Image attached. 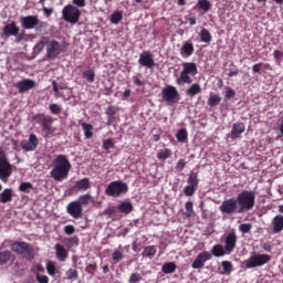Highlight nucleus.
<instances>
[{
    "instance_id": "1",
    "label": "nucleus",
    "mask_w": 283,
    "mask_h": 283,
    "mask_svg": "<svg viewBox=\"0 0 283 283\" xmlns=\"http://www.w3.org/2000/svg\"><path fill=\"white\" fill-rule=\"evenodd\" d=\"M53 168L50 171L51 178L55 180L56 182H63L67 176H70V169H72V164L70 163V159H67V156L65 155H59L53 160Z\"/></svg>"
},
{
    "instance_id": "2",
    "label": "nucleus",
    "mask_w": 283,
    "mask_h": 283,
    "mask_svg": "<svg viewBox=\"0 0 283 283\" xmlns=\"http://www.w3.org/2000/svg\"><path fill=\"white\" fill-rule=\"evenodd\" d=\"M237 202L241 213H248L255 207V192L253 190H242L237 195Z\"/></svg>"
},
{
    "instance_id": "3",
    "label": "nucleus",
    "mask_w": 283,
    "mask_h": 283,
    "mask_svg": "<svg viewBox=\"0 0 283 283\" xmlns=\"http://www.w3.org/2000/svg\"><path fill=\"white\" fill-rule=\"evenodd\" d=\"M196 74H198V65L193 62H184L182 71L176 80L177 85H191V83H193V78H191V76H196Z\"/></svg>"
},
{
    "instance_id": "4",
    "label": "nucleus",
    "mask_w": 283,
    "mask_h": 283,
    "mask_svg": "<svg viewBox=\"0 0 283 283\" xmlns=\"http://www.w3.org/2000/svg\"><path fill=\"white\" fill-rule=\"evenodd\" d=\"M10 249L12 253H17V255H22L24 260H34V248L32 247V244L25 241H14L11 244Z\"/></svg>"
},
{
    "instance_id": "5",
    "label": "nucleus",
    "mask_w": 283,
    "mask_h": 283,
    "mask_svg": "<svg viewBox=\"0 0 283 283\" xmlns=\"http://www.w3.org/2000/svg\"><path fill=\"white\" fill-rule=\"evenodd\" d=\"M21 28L23 30H36L41 32L48 28V22L39 20L38 15H27L20 18Z\"/></svg>"
},
{
    "instance_id": "6",
    "label": "nucleus",
    "mask_w": 283,
    "mask_h": 283,
    "mask_svg": "<svg viewBox=\"0 0 283 283\" xmlns=\"http://www.w3.org/2000/svg\"><path fill=\"white\" fill-rule=\"evenodd\" d=\"M129 191V187L127 184L115 180L108 184V186L105 189V195L109 198H120V196H125Z\"/></svg>"
},
{
    "instance_id": "7",
    "label": "nucleus",
    "mask_w": 283,
    "mask_h": 283,
    "mask_svg": "<svg viewBox=\"0 0 283 283\" xmlns=\"http://www.w3.org/2000/svg\"><path fill=\"white\" fill-rule=\"evenodd\" d=\"M219 211H221L222 216H235V213L242 214V210L237 198H230L222 201L219 207Z\"/></svg>"
},
{
    "instance_id": "8",
    "label": "nucleus",
    "mask_w": 283,
    "mask_h": 283,
    "mask_svg": "<svg viewBox=\"0 0 283 283\" xmlns=\"http://www.w3.org/2000/svg\"><path fill=\"white\" fill-rule=\"evenodd\" d=\"M62 18L66 23L76 25L81 20V10H78L74 4H67L62 10Z\"/></svg>"
},
{
    "instance_id": "9",
    "label": "nucleus",
    "mask_w": 283,
    "mask_h": 283,
    "mask_svg": "<svg viewBox=\"0 0 283 283\" xmlns=\"http://www.w3.org/2000/svg\"><path fill=\"white\" fill-rule=\"evenodd\" d=\"M271 262V255L269 254H253L243 262L245 269H258V266H264Z\"/></svg>"
},
{
    "instance_id": "10",
    "label": "nucleus",
    "mask_w": 283,
    "mask_h": 283,
    "mask_svg": "<svg viewBox=\"0 0 283 283\" xmlns=\"http://www.w3.org/2000/svg\"><path fill=\"white\" fill-rule=\"evenodd\" d=\"M161 98L168 105H176L180 101V93L176 86L168 85L161 90Z\"/></svg>"
},
{
    "instance_id": "11",
    "label": "nucleus",
    "mask_w": 283,
    "mask_h": 283,
    "mask_svg": "<svg viewBox=\"0 0 283 283\" xmlns=\"http://www.w3.org/2000/svg\"><path fill=\"white\" fill-rule=\"evenodd\" d=\"M63 52V46L56 40H52L49 38V43L46 46V59L54 61V59H59V55Z\"/></svg>"
},
{
    "instance_id": "12",
    "label": "nucleus",
    "mask_w": 283,
    "mask_h": 283,
    "mask_svg": "<svg viewBox=\"0 0 283 283\" xmlns=\"http://www.w3.org/2000/svg\"><path fill=\"white\" fill-rule=\"evenodd\" d=\"M39 123L42 127V132L44 134V137L48 138V136H52L54 134V128H52V125H54V117L50 115H38Z\"/></svg>"
},
{
    "instance_id": "13",
    "label": "nucleus",
    "mask_w": 283,
    "mask_h": 283,
    "mask_svg": "<svg viewBox=\"0 0 283 283\" xmlns=\"http://www.w3.org/2000/svg\"><path fill=\"white\" fill-rule=\"evenodd\" d=\"M224 247L228 255H231L233 251H235V247L238 244V234L235 233V230H232L228 232L224 237Z\"/></svg>"
},
{
    "instance_id": "14",
    "label": "nucleus",
    "mask_w": 283,
    "mask_h": 283,
    "mask_svg": "<svg viewBox=\"0 0 283 283\" xmlns=\"http://www.w3.org/2000/svg\"><path fill=\"white\" fill-rule=\"evenodd\" d=\"M10 176H12V164L8 161V158H0V180L8 182Z\"/></svg>"
},
{
    "instance_id": "15",
    "label": "nucleus",
    "mask_w": 283,
    "mask_h": 283,
    "mask_svg": "<svg viewBox=\"0 0 283 283\" xmlns=\"http://www.w3.org/2000/svg\"><path fill=\"white\" fill-rule=\"evenodd\" d=\"M138 63L142 67H147L148 70H154V67H156L154 54L150 51H143L139 54Z\"/></svg>"
},
{
    "instance_id": "16",
    "label": "nucleus",
    "mask_w": 283,
    "mask_h": 283,
    "mask_svg": "<svg viewBox=\"0 0 283 283\" xmlns=\"http://www.w3.org/2000/svg\"><path fill=\"white\" fill-rule=\"evenodd\" d=\"M20 147L23 151H34L39 147V137L34 134L29 136V139L20 142Z\"/></svg>"
},
{
    "instance_id": "17",
    "label": "nucleus",
    "mask_w": 283,
    "mask_h": 283,
    "mask_svg": "<svg viewBox=\"0 0 283 283\" xmlns=\"http://www.w3.org/2000/svg\"><path fill=\"white\" fill-rule=\"evenodd\" d=\"M66 212L69 216L74 218L75 220H78L83 216V208L81 207V202L78 201H72L66 207Z\"/></svg>"
},
{
    "instance_id": "18",
    "label": "nucleus",
    "mask_w": 283,
    "mask_h": 283,
    "mask_svg": "<svg viewBox=\"0 0 283 283\" xmlns=\"http://www.w3.org/2000/svg\"><path fill=\"white\" fill-rule=\"evenodd\" d=\"M209 260H211V253L209 251H203L196 256L191 266L193 269H202L205 266V263L209 262Z\"/></svg>"
},
{
    "instance_id": "19",
    "label": "nucleus",
    "mask_w": 283,
    "mask_h": 283,
    "mask_svg": "<svg viewBox=\"0 0 283 283\" xmlns=\"http://www.w3.org/2000/svg\"><path fill=\"white\" fill-rule=\"evenodd\" d=\"M35 85H36V82H34L31 78H25L15 83L14 87L19 90L20 94H25V92H30V90H32Z\"/></svg>"
},
{
    "instance_id": "20",
    "label": "nucleus",
    "mask_w": 283,
    "mask_h": 283,
    "mask_svg": "<svg viewBox=\"0 0 283 283\" xmlns=\"http://www.w3.org/2000/svg\"><path fill=\"white\" fill-rule=\"evenodd\" d=\"M20 29L17 25V22L12 21L9 24H6L2 29V34L6 39H10V36H17L19 34Z\"/></svg>"
},
{
    "instance_id": "21",
    "label": "nucleus",
    "mask_w": 283,
    "mask_h": 283,
    "mask_svg": "<svg viewBox=\"0 0 283 283\" xmlns=\"http://www.w3.org/2000/svg\"><path fill=\"white\" fill-rule=\"evenodd\" d=\"M87 189H92V184L87 177L75 181V185L71 188L72 191H87Z\"/></svg>"
},
{
    "instance_id": "22",
    "label": "nucleus",
    "mask_w": 283,
    "mask_h": 283,
    "mask_svg": "<svg viewBox=\"0 0 283 283\" xmlns=\"http://www.w3.org/2000/svg\"><path fill=\"white\" fill-rule=\"evenodd\" d=\"M245 129L247 127L244 126V123H234L231 129V139L237 140V138H240V136L244 134Z\"/></svg>"
},
{
    "instance_id": "23",
    "label": "nucleus",
    "mask_w": 283,
    "mask_h": 283,
    "mask_svg": "<svg viewBox=\"0 0 283 283\" xmlns=\"http://www.w3.org/2000/svg\"><path fill=\"white\" fill-rule=\"evenodd\" d=\"M193 52H196L193 43L189 41L184 42V45L180 49V55L182 56V59H189V56L193 55Z\"/></svg>"
},
{
    "instance_id": "24",
    "label": "nucleus",
    "mask_w": 283,
    "mask_h": 283,
    "mask_svg": "<svg viewBox=\"0 0 283 283\" xmlns=\"http://www.w3.org/2000/svg\"><path fill=\"white\" fill-rule=\"evenodd\" d=\"M283 230V216L276 214L272 219V233H282Z\"/></svg>"
},
{
    "instance_id": "25",
    "label": "nucleus",
    "mask_w": 283,
    "mask_h": 283,
    "mask_svg": "<svg viewBox=\"0 0 283 283\" xmlns=\"http://www.w3.org/2000/svg\"><path fill=\"white\" fill-rule=\"evenodd\" d=\"M54 249L59 262H65V260H67V250L65 249V247L61 245V243H56Z\"/></svg>"
},
{
    "instance_id": "26",
    "label": "nucleus",
    "mask_w": 283,
    "mask_h": 283,
    "mask_svg": "<svg viewBox=\"0 0 283 283\" xmlns=\"http://www.w3.org/2000/svg\"><path fill=\"white\" fill-rule=\"evenodd\" d=\"M50 41V38L48 36H42L41 40L34 45L33 48V52L35 54H41V52H43V50H48V43Z\"/></svg>"
},
{
    "instance_id": "27",
    "label": "nucleus",
    "mask_w": 283,
    "mask_h": 283,
    "mask_svg": "<svg viewBox=\"0 0 283 283\" xmlns=\"http://www.w3.org/2000/svg\"><path fill=\"white\" fill-rule=\"evenodd\" d=\"M210 255L211 258H223V255H229V253L222 244H216L212 247Z\"/></svg>"
},
{
    "instance_id": "28",
    "label": "nucleus",
    "mask_w": 283,
    "mask_h": 283,
    "mask_svg": "<svg viewBox=\"0 0 283 283\" xmlns=\"http://www.w3.org/2000/svg\"><path fill=\"white\" fill-rule=\"evenodd\" d=\"M116 112H118V107L114 105L107 106L105 114L107 116V125H112L114 120H116Z\"/></svg>"
},
{
    "instance_id": "29",
    "label": "nucleus",
    "mask_w": 283,
    "mask_h": 283,
    "mask_svg": "<svg viewBox=\"0 0 283 283\" xmlns=\"http://www.w3.org/2000/svg\"><path fill=\"white\" fill-rule=\"evenodd\" d=\"M119 213H124V216H129L132 211H134V205L130 201H123L117 207Z\"/></svg>"
},
{
    "instance_id": "30",
    "label": "nucleus",
    "mask_w": 283,
    "mask_h": 283,
    "mask_svg": "<svg viewBox=\"0 0 283 283\" xmlns=\"http://www.w3.org/2000/svg\"><path fill=\"white\" fill-rule=\"evenodd\" d=\"M12 189L6 188L1 193H0V202L2 205H8V202H12Z\"/></svg>"
},
{
    "instance_id": "31",
    "label": "nucleus",
    "mask_w": 283,
    "mask_h": 283,
    "mask_svg": "<svg viewBox=\"0 0 283 283\" xmlns=\"http://www.w3.org/2000/svg\"><path fill=\"white\" fill-rule=\"evenodd\" d=\"M80 207H87L88 205H94V197L90 193H85L78 197Z\"/></svg>"
},
{
    "instance_id": "32",
    "label": "nucleus",
    "mask_w": 283,
    "mask_h": 283,
    "mask_svg": "<svg viewBox=\"0 0 283 283\" xmlns=\"http://www.w3.org/2000/svg\"><path fill=\"white\" fill-rule=\"evenodd\" d=\"M12 258H14V254L10 250H4L0 252V266H3L4 264H8Z\"/></svg>"
},
{
    "instance_id": "33",
    "label": "nucleus",
    "mask_w": 283,
    "mask_h": 283,
    "mask_svg": "<svg viewBox=\"0 0 283 283\" xmlns=\"http://www.w3.org/2000/svg\"><path fill=\"white\" fill-rule=\"evenodd\" d=\"M202 92V87L200 84L195 83L189 88L186 90L187 96L193 97L197 96V94H200Z\"/></svg>"
},
{
    "instance_id": "34",
    "label": "nucleus",
    "mask_w": 283,
    "mask_h": 283,
    "mask_svg": "<svg viewBox=\"0 0 283 283\" xmlns=\"http://www.w3.org/2000/svg\"><path fill=\"white\" fill-rule=\"evenodd\" d=\"M157 253V250L155 248V245H147L144 248V251L142 252L143 258H149L151 260V258H155Z\"/></svg>"
},
{
    "instance_id": "35",
    "label": "nucleus",
    "mask_w": 283,
    "mask_h": 283,
    "mask_svg": "<svg viewBox=\"0 0 283 283\" xmlns=\"http://www.w3.org/2000/svg\"><path fill=\"white\" fill-rule=\"evenodd\" d=\"M176 138L178 143H187L189 140V133L187 132V128H181L177 132Z\"/></svg>"
},
{
    "instance_id": "36",
    "label": "nucleus",
    "mask_w": 283,
    "mask_h": 283,
    "mask_svg": "<svg viewBox=\"0 0 283 283\" xmlns=\"http://www.w3.org/2000/svg\"><path fill=\"white\" fill-rule=\"evenodd\" d=\"M199 39L201 43H211V40H212L211 32H209V30L207 29H202L199 32Z\"/></svg>"
},
{
    "instance_id": "37",
    "label": "nucleus",
    "mask_w": 283,
    "mask_h": 283,
    "mask_svg": "<svg viewBox=\"0 0 283 283\" xmlns=\"http://www.w3.org/2000/svg\"><path fill=\"white\" fill-rule=\"evenodd\" d=\"M187 182L188 186L198 189V185L200 182V180L198 179V172H190Z\"/></svg>"
},
{
    "instance_id": "38",
    "label": "nucleus",
    "mask_w": 283,
    "mask_h": 283,
    "mask_svg": "<svg viewBox=\"0 0 283 283\" xmlns=\"http://www.w3.org/2000/svg\"><path fill=\"white\" fill-rule=\"evenodd\" d=\"M161 271L163 273H165L166 275H169L171 273H176V263L174 262H169V263H165L161 266Z\"/></svg>"
},
{
    "instance_id": "39",
    "label": "nucleus",
    "mask_w": 283,
    "mask_h": 283,
    "mask_svg": "<svg viewBox=\"0 0 283 283\" xmlns=\"http://www.w3.org/2000/svg\"><path fill=\"white\" fill-rule=\"evenodd\" d=\"M82 129L84 132L85 138H92V136H94V133H92L94 126L92 124L82 123Z\"/></svg>"
},
{
    "instance_id": "40",
    "label": "nucleus",
    "mask_w": 283,
    "mask_h": 283,
    "mask_svg": "<svg viewBox=\"0 0 283 283\" xmlns=\"http://www.w3.org/2000/svg\"><path fill=\"white\" fill-rule=\"evenodd\" d=\"M83 78H85L88 83H94L96 81V73L94 70H87L82 73Z\"/></svg>"
},
{
    "instance_id": "41",
    "label": "nucleus",
    "mask_w": 283,
    "mask_h": 283,
    "mask_svg": "<svg viewBox=\"0 0 283 283\" xmlns=\"http://www.w3.org/2000/svg\"><path fill=\"white\" fill-rule=\"evenodd\" d=\"M197 6L200 10H203V12H209L212 8L211 1L209 0H198Z\"/></svg>"
},
{
    "instance_id": "42",
    "label": "nucleus",
    "mask_w": 283,
    "mask_h": 283,
    "mask_svg": "<svg viewBox=\"0 0 283 283\" xmlns=\"http://www.w3.org/2000/svg\"><path fill=\"white\" fill-rule=\"evenodd\" d=\"M123 21V12L122 11H115L111 15V23L114 25H118Z\"/></svg>"
},
{
    "instance_id": "43",
    "label": "nucleus",
    "mask_w": 283,
    "mask_h": 283,
    "mask_svg": "<svg viewBox=\"0 0 283 283\" xmlns=\"http://www.w3.org/2000/svg\"><path fill=\"white\" fill-rule=\"evenodd\" d=\"M222 101V97L220 95H210L208 99L209 107H218Z\"/></svg>"
},
{
    "instance_id": "44",
    "label": "nucleus",
    "mask_w": 283,
    "mask_h": 283,
    "mask_svg": "<svg viewBox=\"0 0 283 283\" xmlns=\"http://www.w3.org/2000/svg\"><path fill=\"white\" fill-rule=\"evenodd\" d=\"M64 244L67 249H72V247H78V237H71L64 239Z\"/></svg>"
},
{
    "instance_id": "45",
    "label": "nucleus",
    "mask_w": 283,
    "mask_h": 283,
    "mask_svg": "<svg viewBox=\"0 0 283 283\" xmlns=\"http://www.w3.org/2000/svg\"><path fill=\"white\" fill-rule=\"evenodd\" d=\"M157 158L158 160H167V158H171V149L169 148L161 149L157 154Z\"/></svg>"
},
{
    "instance_id": "46",
    "label": "nucleus",
    "mask_w": 283,
    "mask_h": 283,
    "mask_svg": "<svg viewBox=\"0 0 283 283\" xmlns=\"http://www.w3.org/2000/svg\"><path fill=\"white\" fill-rule=\"evenodd\" d=\"M221 265L223 269V275H230V273L233 271V263L230 261H222Z\"/></svg>"
},
{
    "instance_id": "47",
    "label": "nucleus",
    "mask_w": 283,
    "mask_h": 283,
    "mask_svg": "<svg viewBox=\"0 0 283 283\" xmlns=\"http://www.w3.org/2000/svg\"><path fill=\"white\" fill-rule=\"evenodd\" d=\"M49 109H50L51 114H53L54 116H59V114H61V112H63V108L59 104H51L49 106Z\"/></svg>"
},
{
    "instance_id": "48",
    "label": "nucleus",
    "mask_w": 283,
    "mask_h": 283,
    "mask_svg": "<svg viewBox=\"0 0 283 283\" xmlns=\"http://www.w3.org/2000/svg\"><path fill=\"white\" fill-rule=\"evenodd\" d=\"M185 209H186V213H185L186 218H191V216H193V202L187 201Z\"/></svg>"
},
{
    "instance_id": "49",
    "label": "nucleus",
    "mask_w": 283,
    "mask_h": 283,
    "mask_svg": "<svg viewBox=\"0 0 283 283\" xmlns=\"http://www.w3.org/2000/svg\"><path fill=\"white\" fill-rule=\"evenodd\" d=\"M66 279L67 280H78V271L75 269H69L66 271Z\"/></svg>"
},
{
    "instance_id": "50",
    "label": "nucleus",
    "mask_w": 283,
    "mask_h": 283,
    "mask_svg": "<svg viewBox=\"0 0 283 283\" xmlns=\"http://www.w3.org/2000/svg\"><path fill=\"white\" fill-rule=\"evenodd\" d=\"M30 189H33L32 182H22L19 186V191H22V193H30Z\"/></svg>"
},
{
    "instance_id": "51",
    "label": "nucleus",
    "mask_w": 283,
    "mask_h": 283,
    "mask_svg": "<svg viewBox=\"0 0 283 283\" xmlns=\"http://www.w3.org/2000/svg\"><path fill=\"white\" fill-rule=\"evenodd\" d=\"M196 191H198V188L193 187V186H189L187 185L185 188H184V193L185 196H187L188 198L193 196L196 193Z\"/></svg>"
},
{
    "instance_id": "52",
    "label": "nucleus",
    "mask_w": 283,
    "mask_h": 283,
    "mask_svg": "<svg viewBox=\"0 0 283 283\" xmlns=\"http://www.w3.org/2000/svg\"><path fill=\"white\" fill-rule=\"evenodd\" d=\"M96 271H98V264H96V262L90 263L85 268V272L88 273L90 275H94V273H96Z\"/></svg>"
},
{
    "instance_id": "53",
    "label": "nucleus",
    "mask_w": 283,
    "mask_h": 283,
    "mask_svg": "<svg viewBox=\"0 0 283 283\" xmlns=\"http://www.w3.org/2000/svg\"><path fill=\"white\" fill-rule=\"evenodd\" d=\"M143 280V276L138 272H134L130 274L128 283H138Z\"/></svg>"
},
{
    "instance_id": "54",
    "label": "nucleus",
    "mask_w": 283,
    "mask_h": 283,
    "mask_svg": "<svg viewBox=\"0 0 283 283\" xmlns=\"http://www.w3.org/2000/svg\"><path fill=\"white\" fill-rule=\"evenodd\" d=\"M104 216H107V218H114L116 216V207L111 206L106 208L103 212Z\"/></svg>"
},
{
    "instance_id": "55",
    "label": "nucleus",
    "mask_w": 283,
    "mask_h": 283,
    "mask_svg": "<svg viewBox=\"0 0 283 283\" xmlns=\"http://www.w3.org/2000/svg\"><path fill=\"white\" fill-rule=\"evenodd\" d=\"M46 271L49 273V275H56V265H54V263H52V261H49L46 263Z\"/></svg>"
},
{
    "instance_id": "56",
    "label": "nucleus",
    "mask_w": 283,
    "mask_h": 283,
    "mask_svg": "<svg viewBox=\"0 0 283 283\" xmlns=\"http://www.w3.org/2000/svg\"><path fill=\"white\" fill-rule=\"evenodd\" d=\"M123 252L116 250L115 252L112 253V260L114 261L115 264H118L120 260H123Z\"/></svg>"
},
{
    "instance_id": "57",
    "label": "nucleus",
    "mask_w": 283,
    "mask_h": 283,
    "mask_svg": "<svg viewBox=\"0 0 283 283\" xmlns=\"http://www.w3.org/2000/svg\"><path fill=\"white\" fill-rule=\"evenodd\" d=\"M103 149L105 150V151H109V149H114V142H112V139H105L104 142H103Z\"/></svg>"
},
{
    "instance_id": "58",
    "label": "nucleus",
    "mask_w": 283,
    "mask_h": 283,
    "mask_svg": "<svg viewBox=\"0 0 283 283\" xmlns=\"http://www.w3.org/2000/svg\"><path fill=\"white\" fill-rule=\"evenodd\" d=\"M64 233L65 235H74V233H76V228L72 224H67L64 227Z\"/></svg>"
},
{
    "instance_id": "59",
    "label": "nucleus",
    "mask_w": 283,
    "mask_h": 283,
    "mask_svg": "<svg viewBox=\"0 0 283 283\" xmlns=\"http://www.w3.org/2000/svg\"><path fill=\"white\" fill-rule=\"evenodd\" d=\"M251 229H252L251 223H242L239 226V231H241V233H249Z\"/></svg>"
},
{
    "instance_id": "60",
    "label": "nucleus",
    "mask_w": 283,
    "mask_h": 283,
    "mask_svg": "<svg viewBox=\"0 0 283 283\" xmlns=\"http://www.w3.org/2000/svg\"><path fill=\"white\" fill-rule=\"evenodd\" d=\"M35 280L38 283H50V277L48 275L35 274Z\"/></svg>"
},
{
    "instance_id": "61",
    "label": "nucleus",
    "mask_w": 283,
    "mask_h": 283,
    "mask_svg": "<svg viewBox=\"0 0 283 283\" xmlns=\"http://www.w3.org/2000/svg\"><path fill=\"white\" fill-rule=\"evenodd\" d=\"M230 98H235V91L231 87L226 91L224 101H230Z\"/></svg>"
},
{
    "instance_id": "62",
    "label": "nucleus",
    "mask_w": 283,
    "mask_h": 283,
    "mask_svg": "<svg viewBox=\"0 0 283 283\" xmlns=\"http://www.w3.org/2000/svg\"><path fill=\"white\" fill-rule=\"evenodd\" d=\"M185 167H187V161L185 159H179L178 163L176 164L175 169L177 171H182V169H185Z\"/></svg>"
},
{
    "instance_id": "63",
    "label": "nucleus",
    "mask_w": 283,
    "mask_h": 283,
    "mask_svg": "<svg viewBox=\"0 0 283 283\" xmlns=\"http://www.w3.org/2000/svg\"><path fill=\"white\" fill-rule=\"evenodd\" d=\"M52 87L55 94V98H61V92L59 91V83H56V81L52 82Z\"/></svg>"
},
{
    "instance_id": "64",
    "label": "nucleus",
    "mask_w": 283,
    "mask_h": 283,
    "mask_svg": "<svg viewBox=\"0 0 283 283\" xmlns=\"http://www.w3.org/2000/svg\"><path fill=\"white\" fill-rule=\"evenodd\" d=\"M252 72L254 74H260L262 72V63H256L252 66Z\"/></svg>"
}]
</instances>
